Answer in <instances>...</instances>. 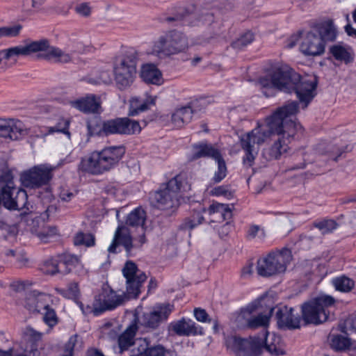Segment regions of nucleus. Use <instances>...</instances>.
<instances>
[{
    "mask_svg": "<svg viewBox=\"0 0 356 356\" xmlns=\"http://www.w3.org/2000/svg\"><path fill=\"white\" fill-rule=\"evenodd\" d=\"M57 261H58V273L60 274H67L68 269L65 268V265H63V254L57 256Z\"/></svg>",
    "mask_w": 356,
    "mask_h": 356,
    "instance_id": "57",
    "label": "nucleus"
},
{
    "mask_svg": "<svg viewBox=\"0 0 356 356\" xmlns=\"http://www.w3.org/2000/svg\"><path fill=\"white\" fill-rule=\"evenodd\" d=\"M275 318L280 328L297 329L300 327V317L293 314V309L287 306L276 308Z\"/></svg>",
    "mask_w": 356,
    "mask_h": 356,
    "instance_id": "23",
    "label": "nucleus"
},
{
    "mask_svg": "<svg viewBox=\"0 0 356 356\" xmlns=\"http://www.w3.org/2000/svg\"><path fill=\"white\" fill-rule=\"evenodd\" d=\"M183 187V178L181 175H177L170 179L163 190L154 194L158 208L174 213L179 205V193Z\"/></svg>",
    "mask_w": 356,
    "mask_h": 356,
    "instance_id": "12",
    "label": "nucleus"
},
{
    "mask_svg": "<svg viewBox=\"0 0 356 356\" xmlns=\"http://www.w3.org/2000/svg\"><path fill=\"white\" fill-rule=\"evenodd\" d=\"M136 332V325L129 326L124 332L118 337V346L120 353L127 350L134 343V337Z\"/></svg>",
    "mask_w": 356,
    "mask_h": 356,
    "instance_id": "35",
    "label": "nucleus"
},
{
    "mask_svg": "<svg viewBox=\"0 0 356 356\" xmlns=\"http://www.w3.org/2000/svg\"><path fill=\"white\" fill-rule=\"evenodd\" d=\"M330 51L336 60L343 61L346 63L354 60V50L348 45L337 44L332 46L330 48Z\"/></svg>",
    "mask_w": 356,
    "mask_h": 356,
    "instance_id": "31",
    "label": "nucleus"
},
{
    "mask_svg": "<svg viewBox=\"0 0 356 356\" xmlns=\"http://www.w3.org/2000/svg\"><path fill=\"white\" fill-rule=\"evenodd\" d=\"M26 202L27 194L23 189L15 187L10 191L3 193V204L8 209H22Z\"/></svg>",
    "mask_w": 356,
    "mask_h": 356,
    "instance_id": "25",
    "label": "nucleus"
},
{
    "mask_svg": "<svg viewBox=\"0 0 356 356\" xmlns=\"http://www.w3.org/2000/svg\"><path fill=\"white\" fill-rule=\"evenodd\" d=\"M140 76L147 83L159 85L161 83V73L154 64L143 65Z\"/></svg>",
    "mask_w": 356,
    "mask_h": 356,
    "instance_id": "32",
    "label": "nucleus"
},
{
    "mask_svg": "<svg viewBox=\"0 0 356 356\" xmlns=\"http://www.w3.org/2000/svg\"><path fill=\"white\" fill-rule=\"evenodd\" d=\"M211 193L213 195L224 196L227 198H230L232 196V193L227 186H217L211 190Z\"/></svg>",
    "mask_w": 356,
    "mask_h": 356,
    "instance_id": "54",
    "label": "nucleus"
},
{
    "mask_svg": "<svg viewBox=\"0 0 356 356\" xmlns=\"http://www.w3.org/2000/svg\"><path fill=\"white\" fill-rule=\"evenodd\" d=\"M87 356H104L101 352L95 349L89 350Z\"/></svg>",
    "mask_w": 356,
    "mask_h": 356,
    "instance_id": "63",
    "label": "nucleus"
},
{
    "mask_svg": "<svg viewBox=\"0 0 356 356\" xmlns=\"http://www.w3.org/2000/svg\"><path fill=\"white\" fill-rule=\"evenodd\" d=\"M170 329L179 336H189L203 334V328L197 325L191 319L182 318L181 319L172 322Z\"/></svg>",
    "mask_w": 356,
    "mask_h": 356,
    "instance_id": "26",
    "label": "nucleus"
},
{
    "mask_svg": "<svg viewBox=\"0 0 356 356\" xmlns=\"http://www.w3.org/2000/svg\"><path fill=\"white\" fill-rule=\"evenodd\" d=\"M137 356H165V350L161 345L149 348V343L146 338L137 340Z\"/></svg>",
    "mask_w": 356,
    "mask_h": 356,
    "instance_id": "30",
    "label": "nucleus"
},
{
    "mask_svg": "<svg viewBox=\"0 0 356 356\" xmlns=\"http://www.w3.org/2000/svg\"><path fill=\"white\" fill-rule=\"evenodd\" d=\"M87 128L90 136L93 135H133L141 131V127L136 120L128 118H118L99 122L97 118L87 122Z\"/></svg>",
    "mask_w": 356,
    "mask_h": 356,
    "instance_id": "7",
    "label": "nucleus"
},
{
    "mask_svg": "<svg viewBox=\"0 0 356 356\" xmlns=\"http://www.w3.org/2000/svg\"><path fill=\"white\" fill-rule=\"evenodd\" d=\"M321 38L322 41H333L337 37L336 28L332 21L326 22L322 24L318 29L316 33Z\"/></svg>",
    "mask_w": 356,
    "mask_h": 356,
    "instance_id": "37",
    "label": "nucleus"
},
{
    "mask_svg": "<svg viewBox=\"0 0 356 356\" xmlns=\"http://www.w3.org/2000/svg\"><path fill=\"white\" fill-rule=\"evenodd\" d=\"M259 303L252 302L248 305L246 307L241 309L238 318H242L245 321L248 327L254 329L259 327H266L269 323L270 317L272 315L273 308H271L269 312L266 314H259L257 316H253V314L257 311Z\"/></svg>",
    "mask_w": 356,
    "mask_h": 356,
    "instance_id": "18",
    "label": "nucleus"
},
{
    "mask_svg": "<svg viewBox=\"0 0 356 356\" xmlns=\"http://www.w3.org/2000/svg\"><path fill=\"white\" fill-rule=\"evenodd\" d=\"M122 271L126 279V293L118 294L112 289L106 287L103 288L102 292L95 297L91 305L77 301V305L84 315L93 314L95 316H99L106 311L113 310L122 305L127 296L128 298L138 296L143 284L147 280L146 275L131 261H127L125 263Z\"/></svg>",
    "mask_w": 356,
    "mask_h": 356,
    "instance_id": "1",
    "label": "nucleus"
},
{
    "mask_svg": "<svg viewBox=\"0 0 356 356\" xmlns=\"http://www.w3.org/2000/svg\"><path fill=\"white\" fill-rule=\"evenodd\" d=\"M44 2V0H32V6L35 8H39Z\"/></svg>",
    "mask_w": 356,
    "mask_h": 356,
    "instance_id": "64",
    "label": "nucleus"
},
{
    "mask_svg": "<svg viewBox=\"0 0 356 356\" xmlns=\"http://www.w3.org/2000/svg\"><path fill=\"white\" fill-rule=\"evenodd\" d=\"M194 316L196 320L200 322L211 321V320L209 318V315L207 312L201 308H195L194 309Z\"/></svg>",
    "mask_w": 356,
    "mask_h": 356,
    "instance_id": "56",
    "label": "nucleus"
},
{
    "mask_svg": "<svg viewBox=\"0 0 356 356\" xmlns=\"http://www.w3.org/2000/svg\"><path fill=\"white\" fill-rule=\"evenodd\" d=\"M187 15H188V13H186V14L179 13L177 15H176L175 17H166L165 21L168 22H175V21H181L186 17Z\"/></svg>",
    "mask_w": 356,
    "mask_h": 356,
    "instance_id": "61",
    "label": "nucleus"
},
{
    "mask_svg": "<svg viewBox=\"0 0 356 356\" xmlns=\"http://www.w3.org/2000/svg\"><path fill=\"white\" fill-rule=\"evenodd\" d=\"M154 104L155 99L151 97L145 99L133 97L129 100V115L136 116L139 113L148 110L149 106Z\"/></svg>",
    "mask_w": 356,
    "mask_h": 356,
    "instance_id": "29",
    "label": "nucleus"
},
{
    "mask_svg": "<svg viewBox=\"0 0 356 356\" xmlns=\"http://www.w3.org/2000/svg\"><path fill=\"white\" fill-rule=\"evenodd\" d=\"M232 225L229 222H226L218 231L220 237L225 236L230 232Z\"/></svg>",
    "mask_w": 356,
    "mask_h": 356,
    "instance_id": "60",
    "label": "nucleus"
},
{
    "mask_svg": "<svg viewBox=\"0 0 356 356\" xmlns=\"http://www.w3.org/2000/svg\"><path fill=\"white\" fill-rule=\"evenodd\" d=\"M173 309V305L170 304L159 305L152 311L144 313L139 322L145 327L155 329L167 320Z\"/></svg>",
    "mask_w": 356,
    "mask_h": 356,
    "instance_id": "17",
    "label": "nucleus"
},
{
    "mask_svg": "<svg viewBox=\"0 0 356 356\" xmlns=\"http://www.w3.org/2000/svg\"><path fill=\"white\" fill-rule=\"evenodd\" d=\"M53 170L54 168L47 164L35 165L22 174L21 181L26 187L40 188L49 182Z\"/></svg>",
    "mask_w": 356,
    "mask_h": 356,
    "instance_id": "16",
    "label": "nucleus"
},
{
    "mask_svg": "<svg viewBox=\"0 0 356 356\" xmlns=\"http://www.w3.org/2000/svg\"><path fill=\"white\" fill-rule=\"evenodd\" d=\"M282 109H277L272 115L266 119L264 124L259 125L240 137L242 149L245 152L243 163L251 167L258 154L259 146L272 136V130H280L278 125L282 120L279 118Z\"/></svg>",
    "mask_w": 356,
    "mask_h": 356,
    "instance_id": "4",
    "label": "nucleus"
},
{
    "mask_svg": "<svg viewBox=\"0 0 356 356\" xmlns=\"http://www.w3.org/2000/svg\"><path fill=\"white\" fill-rule=\"evenodd\" d=\"M204 217L202 214L199 211H195L191 216L184 220L179 225V229L183 230H191L202 223Z\"/></svg>",
    "mask_w": 356,
    "mask_h": 356,
    "instance_id": "40",
    "label": "nucleus"
},
{
    "mask_svg": "<svg viewBox=\"0 0 356 356\" xmlns=\"http://www.w3.org/2000/svg\"><path fill=\"white\" fill-rule=\"evenodd\" d=\"M258 339L263 340V347L270 354L276 356L285 354L284 345L280 336L265 332L262 334L261 337H258Z\"/></svg>",
    "mask_w": 356,
    "mask_h": 356,
    "instance_id": "28",
    "label": "nucleus"
},
{
    "mask_svg": "<svg viewBox=\"0 0 356 356\" xmlns=\"http://www.w3.org/2000/svg\"><path fill=\"white\" fill-rule=\"evenodd\" d=\"M233 205L213 202L208 209L209 215H216V220H227L232 217Z\"/></svg>",
    "mask_w": 356,
    "mask_h": 356,
    "instance_id": "34",
    "label": "nucleus"
},
{
    "mask_svg": "<svg viewBox=\"0 0 356 356\" xmlns=\"http://www.w3.org/2000/svg\"><path fill=\"white\" fill-rule=\"evenodd\" d=\"M72 107L84 113H99L102 111L101 97L94 94H87L70 102Z\"/></svg>",
    "mask_w": 356,
    "mask_h": 356,
    "instance_id": "21",
    "label": "nucleus"
},
{
    "mask_svg": "<svg viewBox=\"0 0 356 356\" xmlns=\"http://www.w3.org/2000/svg\"><path fill=\"white\" fill-rule=\"evenodd\" d=\"M33 47L24 46V43L19 45L11 47L0 51V65L3 61V65L9 67L15 65L19 56L26 57Z\"/></svg>",
    "mask_w": 356,
    "mask_h": 356,
    "instance_id": "24",
    "label": "nucleus"
},
{
    "mask_svg": "<svg viewBox=\"0 0 356 356\" xmlns=\"http://www.w3.org/2000/svg\"><path fill=\"white\" fill-rule=\"evenodd\" d=\"M329 339L332 348L337 351L345 350L351 344L350 339L341 334H330Z\"/></svg>",
    "mask_w": 356,
    "mask_h": 356,
    "instance_id": "38",
    "label": "nucleus"
},
{
    "mask_svg": "<svg viewBox=\"0 0 356 356\" xmlns=\"http://www.w3.org/2000/svg\"><path fill=\"white\" fill-rule=\"evenodd\" d=\"M252 268H253L252 264H250L247 266H245L242 270V275L247 276V275H251L252 273Z\"/></svg>",
    "mask_w": 356,
    "mask_h": 356,
    "instance_id": "62",
    "label": "nucleus"
},
{
    "mask_svg": "<svg viewBox=\"0 0 356 356\" xmlns=\"http://www.w3.org/2000/svg\"><path fill=\"white\" fill-rule=\"evenodd\" d=\"M57 256L45 261L42 266L44 273L54 275L58 273Z\"/></svg>",
    "mask_w": 356,
    "mask_h": 356,
    "instance_id": "49",
    "label": "nucleus"
},
{
    "mask_svg": "<svg viewBox=\"0 0 356 356\" xmlns=\"http://www.w3.org/2000/svg\"><path fill=\"white\" fill-rule=\"evenodd\" d=\"M22 29V26L20 24L0 27V38L16 37L19 34Z\"/></svg>",
    "mask_w": 356,
    "mask_h": 356,
    "instance_id": "46",
    "label": "nucleus"
},
{
    "mask_svg": "<svg viewBox=\"0 0 356 356\" xmlns=\"http://www.w3.org/2000/svg\"><path fill=\"white\" fill-rule=\"evenodd\" d=\"M43 319L44 323L52 327L58 323V317L54 308L50 306V303L47 308L44 309Z\"/></svg>",
    "mask_w": 356,
    "mask_h": 356,
    "instance_id": "45",
    "label": "nucleus"
},
{
    "mask_svg": "<svg viewBox=\"0 0 356 356\" xmlns=\"http://www.w3.org/2000/svg\"><path fill=\"white\" fill-rule=\"evenodd\" d=\"M332 284L337 291L347 293L355 286L354 280L346 276H339L332 279Z\"/></svg>",
    "mask_w": 356,
    "mask_h": 356,
    "instance_id": "39",
    "label": "nucleus"
},
{
    "mask_svg": "<svg viewBox=\"0 0 356 356\" xmlns=\"http://www.w3.org/2000/svg\"><path fill=\"white\" fill-rule=\"evenodd\" d=\"M25 334L31 342L30 348L26 347V351L28 353L29 356L38 355L40 352L38 350V343L42 339V334L31 327L26 328Z\"/></svg>",
    "mask_w": 356,
    "mask_h": 356,
    "instance_id": "36",
    "label": "nucleus"
},
{
    "mask_svg": "<svg viewBox=\"0 0 356 356\" xmlns=\"http://www.w3.org/2000/svg\"><path fill=\"white\" fill-rule=\"evenodd\" d=\"M27 228L42 242L47 243L49 237L56 234V229L45 226L44 221L39 216H28L25 218Z\"/></svg>",
    "mask_w": 356,
    "mask_h": 356,
    "instance_id": "20",
    "label": "nucleus"
},
{
    "mask_svg": "<svg viewBox=\"0 0 356 356\" xmlns=\"http://www.w3.org/2000/svg\"><path fill=\"white\" fill-rule=\"evenodd\" d=\"M111 81L112 76L111 72L109 70H102L99 72L98 76L90 82L95 84H108L111 83Z\"/></svg>",
    "mask_w": 356,
    "mask_h": 356,
    "instance_id": "53",
    "label": "nucleus"
},
{
    "mask_svg": "<svg viewBox=\"0 0 356 356\" xmlns=\"http://www.w3.org/2000/svg\"><path fill=\"white\" fill-rule=\"evenodd\" d=\"M225 345L236 356H259L262 351L263 340L258 339V337L248 340L236 336H228L225 338Z\"/></svg>",
    "mask_w": 356,
    "mask_h": 356,
    "instance_id": "15",
    "label": "nucleus"
},
{
    "mask_svg": "<svg viewBox=\"0 0 356 356\" xmlns=\"http://www.w3.org/2000/svg\"><path fill=\"white\" fill-rule=\"evenodd\" d=\"M124 145L106 147L83 158L79 170L94 175L103 174L114 168L125 154Z\"/></svg>",
    "mask_w": 356,
    "mask_h": 356,
    "instance_id": "6",
    "label": "nucleus"
},
{
    "mask_svg": "<svg viewBox=\"0 0 356 356\" xmlns=\"http://www.w3.org/2000/svg\"><path fill=\"white\" fill-rule=\"evenodd\" d=\"M277 109H282L279 114L282 122L277 126L280 130H272V135L277 134L278 138L270 147L263 151L264 156L268 160L278 159L282 153L286 152L288 144L296 134L302 133V127L291 119L298 111V102H289Z\"/></svg>",
    "mask_w": 356,
    "mask_h": 356,
    "instance_id": "3",
    "label": "nucleus"
},
{
    "mask_svg": "<svg viewBox=\"0 0 356 356\" xmlns=\"http://www.w3.org/2000/svg\"><path fill=\"white\" fill-rule=\"evenodd\" d=\"M346 19L347 21V24L345 26V31L348 33V35H356V30L352 27L350 20H349V15H346Z\"/></svg>",
    "mask_w": 356,
    "mask_h": 356,
    "instance_id": "59",
    "label": "nucleus"
},
{
    "mask_svg": "<svg viewBox=\"0 0 356 356\" xmlns=\"http://www.w3.org/2000/svg\"><path fill=\"white\" fill-rule=\"evenodd\" d=\"M137 62L138 54L136 51H129L115 63L113 73L116 86L120 90H124L133 83L136 74Z\"/></svg>",
    "mask_w": 356,
    "mask_h": 356,
    "instance_id": "11",
    "label": "nucleus"
},
{
    "mask_svg": "<svg viewBox=\"0 0 356 356\" xmlns=\"http://www.w3.org/2000/svg\"><path fill=\"white\" fill-rule=\"evenodd\" d=\"M81 346L79 343L78 336L76 334L72 336L67 343L65 346V354L64 355H73V352L74 350L77 349V346Z\"/></svg>",
    "mask_w": 356,
    "mask_h": 356,
    "instance_id": "52",
    "label": "nucleus"
},
{
    "mask_svg": "<svg viewBox=\"0 0 356 356\" xmlns=\"http://www.w3.org/2000/svg\"><path fill=\"white\" fill-rule=\"evenodd\" d=\"M300 49L306 56H316L324 52L325 44L316 33L310 31L303 37Z\"/></svg>",
    "mask_w": 356,
    "mask_h": 356,
    "instance_id": "22",
    "label": "nucleus"
},
{
    "mask_svg": "<svg viewBox=\"0 0 356 356\" xmlns=\"http://www.w3.org/2000/svg\"><path fill=\"white\" fill-rule=\"evenodd\" d=\"M146 220V213L140 207L135 209L127 216L126 224L132 227H141L142 234L138 238H134L133 242L132 237L129 229L124 226H119L114 234L113 240L108 248L109 253H116V248L119 245H122L128 257L134 254V250L139 249L145 243V236L143 225Z\"/></svg>",
    "mask_w": 356,
    "mask_h": 356,
    "instance_id": "5",
    "label": "nucleus"
},
{
    "mask_svg": "<svg viewBox=\"0 0 356 356\" xmlns=\"http://www.w3.org/2000/svg\"><path fill=\"white\" fill-rule=\"evenodd\" d=\"M31 46L33 48L29 53L27 56H30L34 54H39V57L49 61L58 63H69L72 60L70 54L67 53L62 49L51 46L49 41L47 39H41L38 40H26L24 42V46Z\"/></svg>",
    "mask_w": 356,
    "mask_h": 356,
    "instance_id": "13",
    "label": "nucleus"
},
{
    "mask_svg": "<svg viewBox=\"0 0 356 356\" xmlns=\"http://www.w3.org/2000/svg\"><path fill=\"white\" fill-rule=\"evenodd\" d=\"M254 40V35L252 32L248 31L243 34L240 38L232 43V47L235 49H241L250 44Z\"/></svg>",
    "mask_w": 356,
    "mask_h": 356,
    "instance_id": "47",
    "label": "nucleus"
},
{
    "mask_svg": "<svg viewBox=\"0 0 356 356\" xmlns=\"http://www.w3.org/2000/svg\"><path fill=\"white\" fill-rule=\"evenodd\" d=\"M193 114V111L191 106L177 108L172 115V122L176 127L181 128L191 121Z\"/></svg>",
    "mask_w": 356,
    "mask_h": 356,
    "instance_id": "33",
    "label": "nucleus"
},
{
    "mask_svg": "<svg viewBox=\"0 0 356 356\" xmlns=\"http://www.w3.org/2000/svg\"><path fill=\"white\" fill-rule=\"evenodd\" d=\"M314 226L318 228L323 234L331 233L338 227L337 222L332 219H324L320 221H316Z\"/></svg>",
    "mask_w": 356,
    "mask_h": 356,
    "instance_id": "43",
    "label": "nucleus"
},
{
    "mask_svg": "<svg viewBox=\"0 0 356 356\" xmlns=\"http://www.w3.org/2000/svg\"><path fill=\"white\" fill-rule=\"evenodd\" d=\"M51 302V296L49 294L33 291L26 296L24 307L30 312H41Z\"/></svg>",
    "mask_w": 356,
    "mask_h": 356,
    "instance_id": "27",
    "label": "nucleus"
},
{
    "mask_svg": "<svg viewBox=\"0 0 356 356\" xmlns=\"http://www.w3.org/2000/svg\"><path fill=\"white\" fill-rule=\"evenodd\" d=\"M335 300L328 295L319 296L302 305V316L306 324H321L327 321L333 320L327 311L333 305Z\"/></svg>",
    "mask_w": 356,
    "mask_h": 356,
    "instance_id": "8",
    "label": "nucleus"
},
{
    "mask_svg": "<svg viewBox=\"0 0 356 356\" xmlns=\"http://www.w3.org/2000/svg\"><path fill=\"white\" fill-rule=\"evenodd\" d=\"M63 254V265H65V268L68 269V273L72 272L75 268L81 267V264L79 258L76 256L70 254Z\"/></svg>",
    "mask_w": 356,
    "mask_h": 356,
    "instance_id": "48",
    "label": "nucleus"
},
{
    "mask_svg": "<svg viewBox=\"0 0 356 356\" xmlns=\"http://www.w3.org/2000/svg\"><path fill=\"white\" fill-rule=\"evenodd\" d=\"M188 47L186 35L172 30L158 38L152 46V52L159 57H169L185 51Z\"/></svg>",
    "mask_w": 356,
    "mask_h": 356,
    "instance_id": "10",
    "label": "nucleus"
},
{
    "mask_svg": "<svg viewBox=\"0 0 356 356\" xmlns=\"http://www.w3.org/2000/svg\"><path fill=\"white\" fill-rule=\"evenodd\" d=\"M73 197L74 193L67 190H63L60 193V197L63 201L69 202Z\"/></svg>",
    "mask_w": 356,
    "mask_h": 356,
    "instance_id": "58",
    "label": "nucleus"
},
{
    "mask_svg": "<svg viewBox=\"0 0 356 356\" xmlns=\"http://www.w3.org/2000/svg\"><path fill=\"white\" fill-rule=\"evenodd\" d=\"M193 147V154L192 156V160H195L201 157H210L216 161L218 163V169L215 172L212 180L214 183L220 182L227 176V169L225 161L222 157L219 149L211 144L204 143L195 144Z\"/></svg>",
    "mask_w": 356,
    "mask_h": 356,
    "instance_id": "14",
    "label": "nucleus"
},
{
    "mask_svg": "<svg viewBox=\"0 0 356 356\" xmlns=\"http://www.w3.org/2000/svg\"><path fill=\"white\" fill-rule=\"evenodd\" d=\"M1 193L8 192L15 188L13 176L10 170H6L0 174Z\"/></svg>",
    "mask_w": 356,
    "mask_h": 356,
    "instance_id": "41",
    "label": "nucleus"
},
{
    "mask_svg": "<svg viewBox=\"0 0 356 356\" xmlns=\"http://www.w3.org/2000/svg\"><path fill=\"white\" fill-rule=\"evenodd\" d=\"M75 11L79 15H81L83 17H88L90 15L91 8H90V6L88 5V3H82L77 5L75 7Z\"/></svg>",
    "mask_w": 356,
    "mask_h": 356,
    "instance_id": "55",
    "label": "nucleus"
},
{
    "mask_svg": "<svg viewBox=\"0 0 356 356\" xmlns=\"http://www.w3.org/2000/svg\"><path fill=\"white\" fill-rule=\"evenodd\" d=\"M56 290L63 296L74 300L76 304L77 301H79L78 298L80 294V291L78 284L76 282L69 284L66 289H58Z\"/></svg>",
    "mask_w": 356,
    "mask_h": 356,
    "instance_id": "42",
    "label": "nucleus"
},
{
    "mask_svg": "<svg viewBox=\"0 0 356 356\" xmlns=\"http://www.w3.org/2000/svg\"><path fill=\"white\" fill-rule=\"evenodd\" d=\"M291 260V251L286 248L271 252L257 261V273L262 277H270L283 273Z\"/></svg>",
    "mask_w": 356,
    "mask_h": 356,
    "instance_id": "9",
    "label": "nucleus"
},
{
    "mask_svg": "<svg viewBox=\"0 0 356 356\" xmlns=\"http://www.w3.org/2000/svg\"><path fill=\"white\" fill-rule=\"evenodd\" d=\"M258 85L266 97L273 95L275 88L285 92H295L306 108L316 95L317 81L314 76H300L287 65L274 67L268 76L261 77Z\"/></svg>",
    "mask_w": 356,
    "mask_h": 356,
    "instance_id": "2",
    "label": "nucleus"
},
{
    "mask_svg": "<svg viewBox=\"0 0 356 356\" xmlns=\"http://www.w3.org/2000/svg\"><path fill=\"white\" fill-rule=\"evenodd\" d=\"M95 236L89 233L79 232L74 238V243L75 245L90 247L95 245Z\"/></svg>",
    "mask_w": 356,
    "mask_h": 356,
    "instance_id": "44",
    "label": "nucleus"
},
{
    "mask_svg": "<svg viewBox=\"0 0 356 356\" xmlns=\"http://www.w3.org/2000/svg\"><path fill=\"white\" fill-rule=\"evenodd\" d=\"M247 236L250 239L258 238L262 240L266 237V232L263 227L257 225H252L250 226Z\"/></svg>",
    "mask_w": 356,
    "mask_h": 356,
    "instance_id": "50",
    "label": "nucleus"
},
{
    "mask_svg": "<svg viewBox=\"0 0 356 356\" xmlns=\"http://www.w3.org/2000/svg\"><path fill=\"white\" fill-rule=\"evenodd\" d=\"M29 134L22 122L13 118H0V137L17 140Z\"/></svg>",
    "mask_w": 356,
    "mask_h": 356,
    "instance_id": "19",
    "label": "nucleus"
},
{
    "mask_svg": "<svg viewBox=\"0 0 356 356\" xmlns=\"http://www.w3.org/2000/svg\"><path fill=\"white\" fill-rule=\"evenodd\" d=\"M69 123L64 119H60L55 126L47 127V134H52L55 132L65 133L68 129Z\"/></svg>",
    "mask_w": 356,
    "mask_h": 356,
    "instance_id": "51",
    "label": "nucleus"
}]
</instances>
